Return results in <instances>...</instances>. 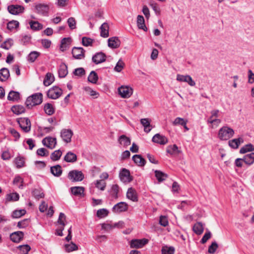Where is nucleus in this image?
Returning a JSON list of instances; mask_svg holds the SVG:
<instances>
[{
    "instance_id": "obj_17",
    "label": "nucleus",
    "mask_w": 254,
    "mask_h": 254,
    "mask_svg": "<svg viewBox=\"0 0 254 254\" xmlns=\"http://www.w3.org/2000/svg\"><path fill=\"white\" fill-rule=\"evenodd\" d=\"M106 60V56L102 52L96 53L92 58V60L95 64H98L104 62Z\"/></svg>"
},
{
    "instance_id": "obj_58",
    "label": "nucleus",
    "mask_w": 254,
    "mask_h": 254,
    "mask_svg": "<svg viewBox=\"0 0 254 254\" xmlns=\"http://www.w3.org/2000/svg\"><path fill=\"white\" fill-rule=\"evenodd\" d=\"M188 121L186 120H185L183 118H181L180 117L176 118L175 120L174 121L173 124L174 126H177V125H185V123H187Z\"/></svg>"
},
{
    "instance_id": "obj_62",
    "label": "nucleus",
    "mask_w": 254,
    "mask_h": 254,
    "mask_svg": "<svg viewBox=\"0 0 254 254\" xmlns=\"http://www.w3.org/2000/svg\"><path fill=\"white\" fill-rule=\"evenodd\" d=\"M108 214V211L106 209L102 208L97 210V216L99 218H103Z\"/></svg>"
},
{
    "instance_id": "obj_25",
    "label": "nucleus",
    "mask_w": 254,
    "mask_h": 254,
    "mask_svg": "<svg viewBox=\"0 0 254 254\" xmlns=\"http://www.w3.org/2000/svg\"><path fill=\"white\" fill-rule=\"evenodd\" d=\"M51 173L55 177H59L61 176L63 170L62 167L60 165H57L56 166L51 167Z\"/></svg>"
},
{
    "instance_id": "obj_30",
    "label": "nucleus",
    "mask_w": 254,
    "mask_h": 254,
    "mask_svg": "<svg viewBox=\"0 0 254 254\" xmlns=\"http://www.w3.org/2000/svg\"><path fill=\"white\" fill-rule=\"evenodd\" d=\"M244 162L248 165H251L254 163V152L245 155L243 157Z\"/></svg>"
},
{
    "instance_id": "obj_59",
    "label": "nucleus",
    "mask_w": 254,
    "mask_h": 254,
    "mask_svg": "<svg viewBox=\"0 0 254 254\" xmlns=\"http://www.w3.org/2000/svg\"><path fill=\"white\" fill-rule=\"evenodd\" d=\"M124 66L125 63L122 60H119L114 68V70L117 72H121Z\"/></svg>"
},
{
    "instance_id": "obj_10",
    "label": "nucleus",
    "mask_w": 254,
    "mask_h": 254,
    "mask_svg": "<svg viewBox=\"0 0 254 254\" xmlns=\"http://www.w3.org/2000/svg\"><path fill=\"white\" fill-rule=\"evenodd\" d=\"M73 134V131L70 129H63L61 131V137L66 143L71 142V138Z\"/></svg>"
},
{
    "instance_id": "obj_61",
    "label": "nucleus",
    "mask_w": 254,
    "mask_h": 254,
    "mask_svg": "<svg viewBox=\"0 0 254 254\" xmlns=\"http://www.w3.org/2000/svg\"><path fill=\"white\" fill-rule=\"evenodd\" d=\"M32 194L37 199L43 198L44 197V193L41 192V191L38 189H34L32 191Z\"/></svg>"
},
{
    "instance_id": "obj_31",
    "label": "nucleus",
    "mask_w": 254,
    "mask_h": 254,
    "mask_svg": "<svg viewBox=\"0 0 254 254\" xmlns=\"http://www.w3.org/2000/svg\"><path fill=\"white\" fill-rule=\"evenodd\" d=\"M70 38H64L61 41L60 49L62 52H64L69 48L70 42Z\"/></svg>"
},
{
    "instance_id": "obj_42",
    "label": "nucleus",
    "mask_w": 254,
    "mask_h": 254,
    "mask_svg": "<svg viewBox=\"0 0 254 254\" xmlns=\"http://www.w3.org/2000/svg\"><path fill=\"white\" fill-rule=\"evenodd\" d=\"M65 251L67 253H70L78 249V246L73 242H70V244L64 245Z\"/></svg>"
},
{
    "instance_id": "obj_14",
    "label": "nucleus",
    "mask_w": 254,
    "mask_h": 254,
    "mask_svg": "<svg viewBox=\"0 0 254 254\" xmlns=\"http://www.w3.org/2000/svg\"><path fill=\"white\" fill-rule=\"evenodd\" d=\"M119 177L121 180L124 183L130 182L132 181L129 170L125 168L122 169L120 171Z\"/></svg>"
},
{
    "instance_id": "obj_39",
    "label": "nucleus",
    "mask_w": 254,
    "mask_h": 254,
    "mask_svg": "<svg viewBox=\"0 0 254 254\" xmlns=\"http://www.w3.org/2000/svg\"><path fill=\"white\" fill-rule=\"evenodd\" d=\"M154 172L155 177L159 182L164 181L168 177V175L166 174L161 171L155 170Z\"/></svg>"
},
{
    "instance_id": "obj_6",
    "label": "nucleus",
    "mask_w": 254,
    "mask_h": 254,
    "mask_svg": "<svg viewBox=\"0 0 254 254\" xmlns=\"http://www.w3.org/2000/svg\"><path fill=\"white\" fill-rule=\"evenodd\" d=\"M85 51L82 47H74L72 49L71 54L74 59L81 60L85 58Z\"/></svg>"
},
{
    "instance_id": "obj_53",
    "label": "nucleus",
    "mask_w": 254,
    "mask_h": 254,
    "mask_svg": "<svg viewBox=\"0 0 254 254\" xmlns=\"http://www.w3.org/2000/svg\"><path fill=\"white\" fill-rule=\"evenodd\" d=\"M13 44V40L11 39H8L1 44L0 47L5 50H8Z\"/></svg>"
},
{
    "instance_id": "obj_24",
    "label": "nucleus",
    "mask_w": 254,
    "mask_h": 254,
    "mask_svg": "<svg viewBox=\"0 0 254 254\" xmlns=\"http://www.w3.org/2000/svg\"><path fill=\"white\" fill-rule=\"evenodd\" d=\"M71 193L76 196H83L84 188L83 187H73L70 188Z\"/></svg>"
},
{
    "instance_id": "obj_41",
    "label": "nucleus",
    "mask_w": 254,
    "mask_h": 254,
    "mask_svg": "<svg viewBox=\"0 0 254 254\" xmlns=\"http://www.w3.org/2000/svg\"><path fill=\"white\" fill-rule=\"evenodd\" d=\"M140 123L144 127V130L145 132L148 133L151 130V128H149L148 130H147V127H150L151 126L150 120L149 119H141L140 120Z\"/></svg>"
},
{
    "instance_id": "obj_20",
    "label": "nucleus",
    "mask_w": 254,
    "mask_h": 254,
    "mask_svg": "<svg viewBox=\"0 0 254 254\" xmlns=\"http://www.w3.org/2000/svg\"><path fill=\"white\" fill-rule=\"evenodd\" d=\"M244 140L243 137H240L238 138H235L230 140L228 142L229 146L233 149H237L240 145L244 142Z\"/></svg>"
},
{
    "instance_id": "obj_22",
    "label": "nucleus",
    "mask_w": 254,
    "mask_h": 254,
    "mask_svg": "<svg viewBox=\"0 0 254 254\" xmlns=\"http://www.w3.org/2000/svg\"><path fill=\"white\" fill-rule=\"evenodd\" d=\"M121 42L118 38L114 37L108 39V46L113 49H116L120 47Z\"/></svg>"
},
{
    "instance_id": "obj_43",
    "label": "nucleus",
    "mask_w": 254,
    "mask_h": 254,
    "mask_svg": "<svg viewBox=\"0 0 254 254\" xmlns=\"http://www.w3.org/2000/svg\"><path fill=\"white\" fill-rule=\"evenodd\" d=\"M31 28L35 31L40 30L43 29V25L38 21H31L29 22Z\"/></svg>"
},
{
    "instance_id": "obj_12",
    "label": "nucleus",
    "mask_w": 254,
    "mask_h": 254,
    "mask_svg": "<svg viewBox=\"0 0 254 254\" xmlns=\"http://www.w3.org/2000/svg\"><path fill=\"white\" fill-rule=\"evenodd\" d=\"M8 12L13 15H17L24 12V7L20 5H10L8 6Z\"/></svg>"
},
{
    "instance_id": "obj_11",
    "label": "nucleus",
    "mask_w": 254,
    "mask_h": 254,
    "mask_svg": "<svg viewBox=\"0 0 254 254\" xmlns=\"http://www.w3.org/2000/svg\"><path fill=\"white\" fill-rule=\"evenodd\" d=\"M42 142L44 146L51 149H54L57 145L56 138L51 136L46 137Z\"/></svg>"
},
{
    "instance_id": "obj_35",
    "label": "nucleus",
    "mask_w": 254,
    "mask_h": 254,
    "mask_svg": "<svg viewBox=\"0 0 254 254\" xmlns=\"http://www.w3.org/2000/svg\"><path fill=\"white\" fill-rule=\"evenodd\" d=\"M203 226L201 222H197L193 227V232L197 235H201L203 232Z\"/></svg>"
},
{
    "instance_id": "obj_29",
    "label": "nucleus",
    "mask_w": 254,
    "mask_h": 254,
    "mask_svg": "<svg viewBox=\"0 0 254 254\" xmlns=\"http://www.w3.org/2000/svg\"><path fill=\"white\" fill-rule=\"evenodd\" d=\"M9 76V71L8 68L3 67L0 69V80L1 81H5Z\"/></svg>"
},
{
    "instance_id": "obj_34",
    "label": "nucleus",
    "mask_w": 254,
    "mask_h": 254,
    "mask_svg": "<svg viewBox=\"0 0 254 254\" xmlns=\"http://www.w3.org/2000/svg\"><path fill=\"white\" fill-rule=\"evenodd\" d=\"M100 35L102 37L106 38L109 36V26L107 23H104L100 27Z\"/></svg>"
},
{
    "instance_id": "obj_36",
    "label": "nucleus",
    "mask_w": 254,
    "mask_h": 254,
    "mask_svg": "<svg viewBox=\"0 0 254 254\" xmlns=\"http://www.w3.org/2000/svg\"><path fill=\"white\" fill-rule=\"evenodd\" d=\"M20 98V94L18 92L10 91L7 96V100L9 101H15Z\"/></svg>"
},
{
    "instance_id": "obj_33",
    "label": "nucleus",
    "mask_w": 254,
    "mask_h": 254,
    "mask_svg": "<svg viewBox=\"0 0 254 254\" xmlns=\"http://www.w3.org/2000/svg\"><path fill=\"white\" fill-rule=\"evenodd\" d=\"M11 111L16 115H20L25 112V108L21 105H14L11 108Z\"/></svg>"
},
{
    "instance_id": "obj_15",
    "label": "nucleus",
    "mask_w": 254,
    "mask_h": 254,
    "mask_svg": "<svg viewBox=\"0 0 254 254\" xmlns=\"http://www.w3.org/2000/svg\"><path fill=\"white\" fill-rule=\"evenodd\" d=\"M177 80L180 82H187L191 86H194L195 85L194 81H193L191 76L189 75H184L178 74L177 75Z\"/></svg>"
},
{
    "instance_id": "obj_57",
    "label": "nucleus",
    "mask_w": 254,
    "mask_h": 254,
    "mask_svg": "<svg viewBox=\"0 0 254 254\" xmlns=\"http://www.w3.org/2000/svg\"><path fill=\"white\" fill-rule=\"evenodd\" d=\"M13 183L14 185H18V184L20 183V185L18 186L19 188L21 189H23V180L20 176H16L13 181Z\"/></svg>"
},
{
    "instance_id": "obj_37",
    "label": "nucleus",
    "mask_w": 254,
    "mask_h": 254,
    "mask_svg": "<svg viewBox=\"0 0 254 254\" xmlns=\"http://www.w3.org/2000/svg\"><path fill=\"white\" fill-rule=\"evenodd\" d=\"M167 152L173 154H179L181 151L179 150L178 146L176 144L173 145H169L167 147Z\"/></svg>"
},
{
    "instance_id": "obj_48",
    "label": "nucleus",
    "mask_w": 254,
    "mask_h": 254,
    "mask_svg": "<svg viewBox=\"0 0 254 254\" xmlns=\"http://www.w3.org/2000/svg\"><path fill=\"white\" fill-rule=\"evenodd\" d=\"M119 191V187L118 185H113L112 186L110 193L112 196L117 198L118 197V192Z\"/></svg>"
},
{
    "instance_id": "obj_46",
    "label": "nucleus",
    "mask_w": 254,
    "mask_h": 254,
    "mask_svg": "<svg viewBox=\"0 0 254 254\" xmlns=\"http://www.w3.org/2000/svg\"><path fill=\"white\" fill-rule=\"evenodd\" d=\"M44 111L48 115H52L55 112L53 105L50 103H46L44 106Z\"/></svg>"
},
{
    "instance_id": "obj_51",
    "label": "nucleus",
    "mask_w": 254,
    "mask_h": 254,
    "mask_svg": "<svg viewBox=\"0 0 254 254\" xmlns=\"http://www.w3.org/2000/svg\"><path fill=\"white\" fill-rule=\"evenodd\" d=\"M162 254H174L175 249L173 247L163 246L161 250Z\"/></svg>"
},
{
    "instance_id": "obj_38",
    "label": "nucleus",
    "mask_w": 254,
    "mask_h": 254,
    "mask_svg": "<svg viewBox=\"0 0 254 254\" xmlns=\"http://www.w3.org/2000/svg\"><path fill=\"white\" fill-rule=\"evenodd\" d=\"M119 142L125 146H127L130 144L131 141L129 137L125 135H122L119 138Z\"/></svg>"
},
{
    "instance_id": "obj_3",
    "label": "nucleus",
    "mask_w": 254,
    "mask_h": 254,
    "mask_svg": "<svg viewBox=\"0 0 254 254\" xmlns=\"http://www.w3.org/2000/svg\"><path fill=\"white\" fill-rule=\"evenodd\" d=\"M17 122L20 127L25 132H28L31 129V122L27 118H20L17 119Z\"/></svg>"
},
{
    "instance_id": "obj_40",
    "label": "nucleus",
    "mask_w": 254,
    "mask_h": 254,
    "mask_svg": "<svg viewBox=\"0 0 254 254\" xmlns=\"http://www.w3.org/2000/svg\"><path fill=\"white\" fill-rule=\"evenodd\" d=\"M254 151V146L251 144H247L243 146L240 150L241 154H245L248 152Z\"/></svg>"
},
{
    "instance_id": "obj_19",
    "label": "nucleus",
    "mask_w": 254,
    "mask_h": 254,
    "mask_svg": "<svg viewBox=\"0 0 254 254\" xmlns=\"http://www.w3.org/2000/svg\"><path fill=\"white\" fill-rule=\"evenodd\" d=\"M24 233L22 231H16L12 233L10 235V240L14 243H19L23 239Z\"/></svg>"
},
{
    "instance_id": "obj_54",
    "label": "nucleus",
    "mask_w": 254,
    "mask_h": 254,
    "mask_svg": "<svg viewBox=\"0 0 254 254\" xmlns=\"http://www.w3.org/2000/svg\"><path fill=\"white\" fill-rule=\"evenodd\" d=\"M25 213V209L16 210L13 212L12 217L13 218H18L23 216Z\"/></svg>"
},
{
    "instance_id": "obj_50",
    "label": "nucleus",
    "mask_w": 254,
    "mask_h": 254,
    "mask_svg": "<svg viewBox=\"0 0 254 254\" xmlns=\"http://www.w3.org/2000/svg\"><path fill=\"white\" fill-rule=\"evenodd\" d=\"M95 186L96 188L101 190H104L106 187V183L103 180H97L95 182Z\"/></svg>"
},
{
    "instance_id": "obj_8",
    "label": "nucleus",
    "mask_w": 254,
    "mask_h": 254,
    "mask_svg": "<svg viewBox=\"0 0 254 254\" xmlns=\"http://www.w3.org/2000/svg\"><path fill=\"white\" fill-rule=\"evenodd\" d=\"M148 242L147 239H133L129 242L130 247L131 248L139 249L142 248Z\"/></svg>"
},
{
    "instance_id": "obj_55",
    "label": "nucleus",
    "mask_w": 254,
    "mask_h": 254,
    "mask_svg": "<svg viewBox=\"0 0 254 254\" xmlns=\"http://www.w3.org/2000/svg\"><path fill=\"white\" fill-rule=\"evenodd\" d=\"M21 254H28L30 251L31 248L28 245H20L18 247Z\"/></svg>"
},
{
    "instance_id": "obj_49",
    "label": "nucleus",
    "mask_w": 254,
    "mask_h": 254,
    "mask_svg": "<svg viewBox=\"0 0 254 254\" xmlns=\"http://www.w3.org/2000/svg\"><path fill=\"white\" fill-rule=\"evenodd\" d=\"M98 79L97 74L94 71H92L88 77V81L92 83H96Z\"/></svg>"
},
{
    "instance_id": "obj_32",
    "label": "nucleus",
    "mask_w": 254,
    "mask_h": 254,
    "mask_svg": "<svg viewBox=\"0 0 254 254\" xmlns=\"http://www.w3.org/2000/svg\"><path fill=\"white\" fill-rule=\"evenodd\" d=\"M54 79L55 77L54 75L52 73L48 72L44 80L43 84L45 86H48L54 82Z\"/></svg>"
},
{
    "instance_id": "obj_60",
    "label": "nucleus",
    "mask_w": 254,
    "mask_h": 254,
    "mask_svg": "<svg viewBox=\"0 0 254 254\" xmlns=\"http://www.w3.org/2000/svg\"><path fill=\"white\" fill-rule=\"evenodd\" d=\"M93 42V40L90 38L83 37L82 38V44L83 46L87 47L91 46Z\"/></svg>"
},
{
    "instance_id": "obj_1",
    "label": "nucleus",
    "mask_w": 254,
    "mask_h": 254,
    "mask_svg": "<svg viewBox=\"0 0 254 254\" xmlns=\"http://www.w3.org/2000/svg\"><path fill=\"white\" fill-rule=\"evenodd\" d=\"M43 95L37 93L29 96L25 102L26 107L30 109L34 106L40 105L42 102Z\"/></svg>"
},
{
    "instance_id": "obj_28",
    "label": "nucleus",
    "mask_w": 254,
    "mask_h": 254,
    "mask_svg": "<svg viewBox=\"0 0 254 254\" xmlns=\"http://www.w3.org/2000/svg\"><path fill=\"white\" fill-rule=\"evenodd\" d=\"M58 72L60 77H64L68 73L67 65L64 63H62L60 65Z\"/></svg>"
},
{
    "instance_id": "obj_16",
    "label": "nucleus",
    "mask_w": 254,
    "mask_h": 254,
    "mask_svg": "<svg viewBox=\"0 0 254 254\" xmlns=\"http://www.w3.org/2000/svg\"><path fill=\"white\" fill-rule=\"evenodd\" d=\"M128 205L125 202H120L114 206L112 210L115 213H121L127 210Z\"/></svg>"
},
{
    "instance_id": "obj_4",
    "label": "nucleus",
    "mask_w": 254,
    "mask_h": 254,
    "mask_svg": "<svg viewBox=\"0 0 254 254\" xmlns=\"http://www.w3.org/2000/svg\"><path fill=\"white\" fill-rule=\"evenodd\" d=\"M63 94L62 90L58 86H53L47 92V96L52 99L59 98Z\"/></svg>"
},
{
    "instance_id": "obj_56",
    "label": "nucleus",
    "mask_w": 254,
    "mask_h": 254,
    "mask_svg": "<svg viewBox=\"0 0 254 254\" xmlns=\"http://www.w3.org/2000/svg\"><path fill=\"white\" fill-rule=\"evenodd\" d=\"M19 198V195L17 193H11L6 195V200L8 201H17Z\"/></svg>"
},
{
    "instance_id": "obj_64",
    "label": "nucleus",
    "mask_w": 254,
    "mask_h": 254,
    "mask_svg": "<svg viewBox=\"0 0 254 254\" xmlns=\"http://www.w3.org/2000/svg\"><path fill=\"white\" fill-rule=\"evenodd\" d=\"M36 153L40 156H48L49 152L46 149L41 148L37 150Z\"/></svg>"
},
{
    "instance_id": "obj_26",
    "label": "nucleus",
    "mask_w": 254,
    "mask_h": 254,
    "mask_svg": "<svg viewBox=\"0 0 254 254\" xmlns=\"http://www.w3.org/2000/svg\"><path fill=\"white\" fill-rule=\"evenodd\" d=\"M64 160L66 162L73 163L77 160V156L71 151H68L64 156Z\"/></svg>"
},
{
    "instance_id": "obj_45",
    "label": "nucleus",
    "mask_w": 254,
    "mask_h": 254,
    "mask_svg": "<svg viewBox=\"0 0 254 254\" xmlns=\"http://www.w3.org/2000/svg\"><path fill=\"white\" fill-rule=\"evenodd\" d=\"M19 23L18 21L12 20L7 23V28L11 31L17 29L19 27Z\"/></svg>"
},
{
    "instance_id": "obj_23",
    "label": "nucleus",
    "mask_w": 254,
    "mask_h": 254,
    "mask_svg": "<svg viewBox=\"0 0 254 254\" xmlns=\"http://www.w3.org/2000/svg\"><path fill=\"white\" fill-rule=\"evenodd\" d=\"M134 162L138 166H144L146 163L145 160L140 155H134L132 157Z\"/></svg>"
},
{
    "instance_id": "obj_47",
    "label": "nucleus",
    "mask_w": 254,
    "mask_h": 254,
    "mask_svg": "<svg viewBox=\"0 0 254 254\" xmlns=\"http://www.w3.org/2000/svg\"><path fill=\"white\" fill-rule=\"evenodd\" d=\"M62 155V152L60 149L54 151L51 155V159L53 161L59 160Z\"/></svg>"
},
{
    "instance_id": "obj_27",
    "label": "nucleus",
    "mask_w": 254,
    "mask_h": 254,
    "mask_svg": "<svg viewBox=\"0 0 254 254\" xmlns=\"http://www.w3.org/2000/svg\"><path fill=\"white\" fill-rule=\"evenodd\" d=\"M137 24L138 28L142 29L144 31H147V28L145 25L144 18L142 15H138L137 17Z\"/></svg>"
},
{
    "instance_id": "obj_63",
    "label": "nucleus",
    "mask_w": 254,
    "mask_h": 254,
    "mask_svg": "<svg viewBox=\"0 0 254 254\" xmlns=\"http://www.w3.org/2000/svg\"><path fill=\"white\" fill-rule=\"evenodd\" d=\"M218 247V246L217 243L215 241L213 242L208 247V252L210 254H213L215 252Z\"/></svg>"
},
{
    "instance_id": "obj_5",
    "label": "nucleus",
    "mask_w": 254,
    "mask_h": 254,
    "mask_svg": "<svg viewBox=\"0 0 254 254\" xmlns=\"http://www.w3.org/2000/svg\"><path fill=\"white\" fill-rule=\"evenodd\" d=\"M68 178L72 182H79L84 179V176L81 171L74 170L68 173Z\"/></svg>"
},
{
    "instance_id": "obj_2",
    "label": "nucleus",
    "mask_w": 254,
    "mask_h": 254,
    "mask_svg": "<svg viewBox=\"0 0 254 254\" xmlns=\"http://www.w3.org/2000/svg\"><path fill=\"white\" fill-rule=\"evenodd\" d=\"M234 133L233 128L228 126H224L219 130L218 137L221 140H228L234 136Z\"/></svg>"
},
{
    "instance_id": "obj_18",
    "label": "nucleus",
    "mask_w": 254,
    "mask_h": 254,
    "mask_svg": "<svg viewBox=\"0 0 254 254\" xmlns=\"http://www.w3.org/2000/svg\"><path fill=\"white\" fill-rule=\"evenodd\" d=\"M152 140L153 142L160 144L161 145H165L168 142V138L164 135L157 133L153 136Z\"/></svg>"
},
{
    "instance_id": "obj_21",
    "label": "nucleus",
    "mask_w": 254,
    "mask_h": 254,
    "mask_svg": "<svg viewBox=\"0 0 254 254\" xmlns=\"http://www.w3.org/2000/svg\"><path fill=\"white\" fill-rule=\"evenodd\" d=\"M127 197L128 199L133 201L136 202L138 200L137 192L132 188H129L127 192Z\"/></svg>"
},
{
    "instance_id": "obj_44",
    "label": "nucleus",
    "mask_w": 254,
    "mask_h": 254,
    "mask_svg": "<svg viewBox=\"0 0 254 254\" xmlns=\"http://www.w3.org/2000/svg\"><path fill=\"white\" fill-rule=\"evenodd\" d=\"M40 53L37 51H32L28 55L27 60L30 63H33L40 56Z\"/></svg>"
},
{
    "instance_id": "obj_7",
    "label": "nucleus",
    "mask_w": 254,
    "mask_h": 254,
    "mask_svg": "<svg viewBox=\"0 0 254 254\" xmlns=\"http://www.w3.org/2000/svg\"><path fill=\"white\" fill-rule=\"evenodd\" d=\"M119 94L122 98L129 97L133 93V89L127 86H122L118 88Z\"/></svg>"
},
{
    "instance_id": "obj_9",
    "label": "nucleus",
    "mask_w": 254,
    "mask_h": 254,
    "mask_svg": "<svg viewBox=\"0 0 254 254\" xmlns=\"http://www.w3.org/2000/svg\"><path fill=\"white\" fill-rule=\"evenodd\" d=\"M66 216L64 213L61 212L60 213L58 223L61 225L56 230V234L58 236H62L63 235V231L64 229V226H65L64 221L65 220Z\"/></svg>"
},
{
    "instance_id": "obj_13",
    "label": "nucleus",
    "mask_w": 254,
    "mask_h": 254,
    "mask_svg": "<svg viewBox=\"0 0 254 254\" xmlns=\"http://www.w3.org/2000/svg\"><path fill=\"white\" fill-rule=\"evenodd\" d=\"M35 9L37 13L44 16H47L49 7L47 4L39 3L36 5Z\"/></svg>"
},
{
    "instance_id": "obj_52",
    "label": "nucleus",
    "mask_w": 254,
    "mask_h": 254,
    "mask_svg": "<svg viewBox=\"0 0 254 254\" xmlns=\"http://www.w3.org/2000/svg\"><path fill=\"white\" fill-rule=\"evenodd\" d=\"M15 163L17 168H21L24 166V158L23 157L18 156L15 159Z\"/></svg>"
}]
</instances>
